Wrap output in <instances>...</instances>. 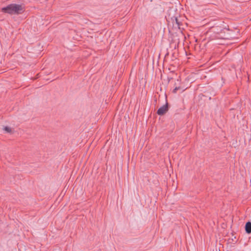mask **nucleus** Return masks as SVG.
<instances>
[{"instance_id": "obj_8", "label": "nucleus", "mask_w": 251, "mask_h": 251, "mask_svg": "<svg viewBox=\"0 0 251 251\" xmlns=\"http://www.w3.org/2000/svg\"><path fill=\"white\" fill-rule=\"evenodd\" d=\"M168 82H169L171 79H173V78H172V77L171 78H169L168 77Z\"/></svg>"}, {"instance_id": "obj_7", "label": "nucleus", "mask_w": 251, "mask_h": 251, "mask_svg": "<svg viewBox=\"0 0 251 251\" xmlns=\"http://www.w3.org/2000/svg\"><path fill=\"white\" fill-rule=\"evenodd\" d=\"M4 130L8 133H10L12 131L11 128L8 126H5L4 127Z\"/></svg>"}, {"instance_id": "obj_3", "label": "nucleus", "mask_w": 251, "mask_h": 251, "mask_svg": "<svg viewBox=\"0 0 251 251\" xmlns=\"http://www.w3.org/2000/svg\"><path fill=\"white\" fill-rule=\"evenodd\" d=\"M169 104L167 102H166L165 105H163L157 110L156 113L158 115H163L168 112V111L169 110Z\"/></svg>"}, {"instance_id": "obj_2", "label": "nucleus", "mask_w": 251, "mask_h": 251, "mask_svg": "<svg viewBox=\"0 0 251 251\" xmlns=\"http://www.w3.org/2000/svg\"><path fill=\"white\" fill-rule=\"evenodd\" d=\"M211 30L214 33L219 35V38L223 39H228L232 38L230 36L229 31H231L228 28H221L219 26H213Z\"/></svg>"}, {"instance_id": "obj_4", "label": "nucleus", "mask_w": 251, "mask_h": 251, "mask_svg": "<svg viewBox=\"0 0 251 251\" xmlns=\"http://www.w3.org/2000/svg\"><path fill=\"white\" fill-rule=\"evenodd\" d=\"M170 15L169 16L168 22L172 23L173 26H175L180 28V26L181 25V23L178 20V18L176 16H172L170 18H169Z\"/></svg>"}, {"instance_id": "obj_9", "label": "nucleus", "mask_w": 251, "mask_h": 251, "mask_svg": "<svg viewBox=\"0 0 251 251\" xmlns=\"http://www.w3.org/2000/svg\"><path fill=\"white\" fill-rule=\"evenodd\" d=\"M177 81L178 82H179V79H177Z\"/></svg>"}, {"instance_id": "obj_5", "label": "nucleus", "mask_w": 251, "mask_h": 251, "mask_svg": "<svg viewBox=\"0 0 251 251\" xmlns=\"http://www.w3.org/2000/svg\"><path fill=\"white\" fill-rule=\"evenodd\" d=\"M245 228L246 233L250 234L251 233V222L250 221L247 222Z\"/></svg>"}, {"instance_id": "obj_1", "label": "nucleus", "mask_w": 251, "mask_h": 251, "mask_svg": "<svg viewBox=\"0 0 251 251\" xmlns=\"http://www.w3.org/2000/svg\"><path fill=\"white\" fill-rule=\"evenodd\" d=\"M25 10V6L23 5L16 3L10 4L1 8V11L3 13L11 15L22 14Z\"/></svg>"}, {"instance_id": "obj_6", "label": "nucleus", "mask_w": 251, "mask_h": 251, "mask_svg": "<svg viewBox=\"0 0 251 251\" xmlns=\"http://www.w3.org/2000/svg\"><path fill=\"white\" fill-rule=\"evenodd\" d=\"M175 85L176 86L173 90V93H176L178 90H180L181 92H183L185 90V89L181 86H177L176 82H175Z\"/></svg>"}]
</instances>
